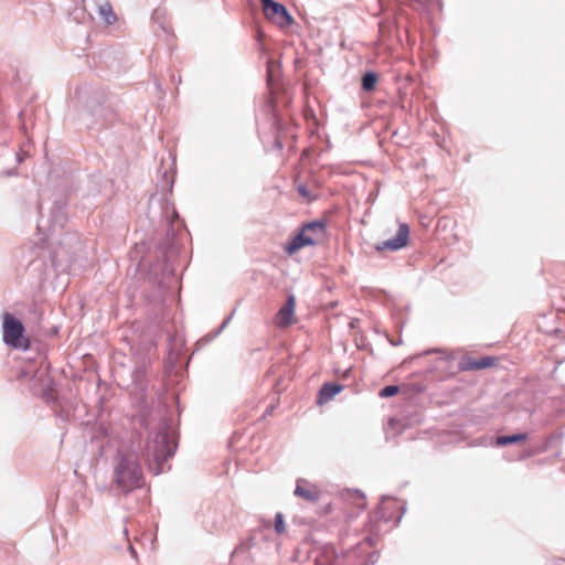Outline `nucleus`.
Returning <instances> with one entry per match:
<instances>
[{
  "mask_svg": "<svg viewBox=\"0 0 565 565\" xmlns=\"http://www.w3.org/2000/svg\"><path fill=\"white\" fill-rule=\"evenodd\" d=\"M342 391V385L326 383L319 391V403L330 401Z\"/></svg>",
  "mask_w": 565,
  "mask_h": 565,
  "instance_id": "9b49d317",
  "label": "nucleus"
},
{
  "mask_svg": "<svg viewBox=\"0 0 565 565\" xmlns=\"http://www.w3.org/2000/svg\"><path fill=\"white\" fill-rule=\"evenodd\" d=\"M398 386L396 385H388V386H385L383 390H381L380 392V396L381 397H391V396H394L398 393Z\"/></svg>",
  "mask_w": 565,
  "mask_h": 565,
  "instance_id": "f3484780",
  "label": "nucleus"
},
{
  "mask_svg": "<svg viewBox=\"0 0 565 565\" xmlns=\"http://www.w3.org/2000/svg\"><path fill=\"white\" fill-rule=\"evenodd\" d=\"M98 15L107 25H111L117 21V17L107 1L98 4Z\"/></svg>",
  "mask_w": 565,
  "mask_h": 565,
  "instance_id": "f8f14e48",
  "label": "nucleus"
},
{
  "mask_svg": "<svg viewBox=\"0 0 565 565\" xmlns=\"http://www.w3.org/2000/svg\"><path fill=\"white\" fill-rule=\"evenodd\" d=\"M377 82V75L374 72H366L362 77V87L364 90H373Z\"/></svg>",
  "mask_w": 565,
  "mask_h": 565,
  "instance_id": "4468645a",
  "label": "nucleus"
},
{
  "mask_svg": "<svg viewBox=\"0 0 565 565\" xmlns=\"http://www.w3.org/2000/svg\"><path fill=\"white\" fill-rule=\"evenodd\" d=\"M2 340L13 349L26 350L30 345L29 339L24 337L23 323L8 312L2 316Z\"/></svg>",
  "mask_w": 565,
  "mask_h": 565,
  "instance_id": "7ed1b4c3",
  "label": "nucleus"
},
{
  "mask_svg": "<svg viewBox=\"0 0 565 565\" xmlns=\"http://www.w3.org/2000/svg\"><path fill=\"white\" fill-rule=\"evenodd\" d=\"M128 550L134 558H137V553L131 544H129Z\"/></svg>",
  "mask_w": 565,
  "mask_h": 565,
  "instance_id": "5701e85b",
  "label": "nucleus"
},
{
  "mask_svg": "<svg viewBox=\"0 0 565 565\" xmlns=\"http://www.w3.org/2000/svg\"><path fill=\"white\" fill-rule=\"evenodd\" d=\"M157 205L162 206V217L170 224L174 222L178 217L175 209L172 203H170L167 199L161 203L158 198L152 195L149 201V213L152 214Z\"/></svg>",
  "mask_w": 565,
  "mask_h": 565,
  "instance_id": "0eeeda50",
  "label": "nucleus"
},
{
  "mask_svg": "<svg viewBox=\"0 0 565 565\" xmlns=\"http://www.w3.org/2000/svg\"><path fill=\"white\" fill-rule=\"evenodd\" d=\"M475 363H476V360H472V359H466V360H462V361L459 363V370H460V371H471V370H476V367H475Z\"/></svg>",
  "mask_w": 565,
  "mask_h": 565,
  "instance_id": "6ab92c4d",
  "label": "nucleus"
},
{
  "mask_svg": "<svg viewBox=\"0 0 565 565\" xmlns=\"http://www.w3.org/2000/svg\"><path fill=\"white\" fill-rule=\"evenodd\" d=\"M114 481L118 489L128 493L143 484L138 455L132 450H119L113 461Z\"/></svg>",
  "mask_w": 565,
  "mask_h": 565,
  "instance_id": "f03ea898",
  "label": "nucleus"
},
{
  "mask_svg": "<svg viewBox=\"0 0 565 565\" xmlns=\"http://www.w3.org/2000/svg\"><path fill=\"white\" fill-rule=\"evenodd\" d=\"M175 444L169 435L167 423L158 422L148 431L143 447L150 471L160 475L163 471L162 465L173 456Z\"/></svg>",
  "mask_w": 565,
  "mask_h": 565,
  "instance_id": "f257e3e1",
  "label": "nucleus"
},
{
  "mask_svg": "<svg viewBox=\"0 0 565 565\" xmlns=\"http://www.w3.org/2000/svg\"><path fill=\"white\" fill-rule=\"evenodd\" d=\"M493 362H494L493 358L484 356V358L476 360L475 367H476V370H483V369L491 366L493 364Z\"/></svg>",
  "mask_w": 565,
  "mask_h": 565,
  "instance_id": "2eb2a0df",
  "label": "nucleus"
},
{
  "mask_svg": "<svg viewBox=\"0 0 565 565\" xmlns=\"http://www.w3.org/2000/svg\"><path fill=\"white\" fill-rule=\"evenodd\" d=\"M263 6L264 14L271 22L285 26L292 23V17L286 9V7L274 0H260Z\"/></svg>",
  "mask_w": 565,
  "mask_h": 565,
  "instance_id": "20e7f679",
  "label": "nucleus"
},
{
  "mask_svg": "<svg viewBox=\"0 0 565 565\" xmlns=\"http://www.w3.org/2000/svg\"><path fill=\"white\" fill-rule=\"evenodd\" d=\"M356 494L361 498H364V494L360 490H355Z\"/></svg>",
  "mask_w": 565,
  "mask_h": 565,
  "instance_id": "393cba45",
  "label": "nucleus"
},
{
  "mask_svg": "<svg viewBox=\"0 0 565 565\" xmlns=\"http://www.w3.org/2000/svg\"><path fill=\"white\" fill-rule=\"evenodd\" d=\"M526 439H527L526 433H519V434H513V435H508V436H500L497 438L495 444L498 446H505V445H510V444H514V443L524 441Z\"/></svg>",
  "mask_w": 565,
  "mask_h": 565,
  "instance_id": "ddd939ff",
  "label": "nucleus"
},
{
  "mask_svg": "<svg viewBox=\"0 0 565 565\" xmlns=\"http://www.w3.org/2000/svg\"><path fill=\"white\" fill-rule=\"evenodd\" d=\"M315 245V239L313 237H309V236H306L305 233H302L301 231L291 239V242H289L286 247H285V252L288 254V255H291L294 254L295 252H297L298 249L305 247V246H313Z\"/></svg>",
  "mask_w": 565,
  "mask_h": 565,
  "instance_id": "1a4fd4ad",
  "label": "nucleus"
},
{
  "mask_svg": "<svg viewBox=\"0 0 565 565\" xmlns=\"http://www.w3.org/2000/svg\"><path fill=\"white\" fill-rule=\"evenodd\" d=\"M295 495L300 497L311 503L318 502L320 499V492L315 486L308 484L305 487L300 481H298L295 489Z\"/></svg>",
  "mask_w": 565,
  "mask_h": 565,
  "instance_id": "9d476101",
  "label": "nucleus"
},
{
  "mask_svg": "<svg viewBox=\"0 0 565 565\" xmlns=\"http://www.w3.org/2000/svg\"><path fill=\"white\" fill-rule=\"evenodd\" d=\"M25 158H26V153L23 150H20L17 153V161L18 162H22Z\"/></svg>",
  "mask_w": 565,
  "mask_h": 565,
  "instance_id": "4be33fe9",
  "label": "nucleus"
},
{
  "mask_svg": "<svg viewBox=\"0 0 565 565\" xmlns=\"http://www.w3.org/2000/svg\"><path fill=\"white\" fill-rule=\"evenodd\" d=\"M232 319V316L227 317L223 323L220 326V328L217 329V331L215 332V335L220 334L225 328L226 326L228 324V322L231 321Z\"/></svg>",
  "mask_w": 565,
  "mask_h": 565,
  "instance_id": "aec40b11",
  "label": "nucleus"
},
{
  "mask_svg": "<svg viewBox=\"0 0 565 565\" xmlns=\"http://www.w3.org/2000/svg\"><path fill=\"white\" fill-rule=\"evenodd\" d=\"M409 237V227L405 223H401L397 230L396 235L393 238L384 241L377 244L376 249H391V250H399L407 245Z\"/></svg>",
  "mask_w": 565,
  "mask_h": 565,
  "instance_id": "39448f33",
  "label": "nucleus"
},
{
  "mask_svg": "<svg viewBox=\"0 0 565 565\" xmlns=\"http://www.w3.org/2000/svg\"><path fill=\"white\" fill-rule=\"evenodd\" d=\"M4 175L7 177H11V175H15L17 174V171L15 170H7L3 172Z\"/></svg>",
  "mask_w": 565,
  "mask_h": 565,
  "instance_id": "b1692460",
  "label": "nucleus"
},
{
  "mask_svg": "<svg viewBox=\"0 0 565 565\" xmlns=\"http://www.w3.org/2000/svg\"><path fill=\"white\" fill-rule=\"evenodd\" d=\"M275 530L278 534H281L285 532V522H284V515L281 512H278L275 515Z\"/></svg>",
  "mask_w": 565,
  "mask_h": 565,
  "instance_id": "dca6fc26",
  "label": "nucleus"
},
{
  "mask_svg": "<svg viewBox=\"0 0 565 565\" xmlns=\"http://www.w3.org/2000/svg\"><path fill=\"white\" fill-rule=\"evenodd\" d=\"M298 192L303 198H308L309 196V191L307 190V188L305 185H299L298 186Z\"/></svg>",
  "mask_w": 565,
  "mask_h": 565,
  "instance_id": "412c9836",
  "label": "nucleus"
},
{
  "mask_svg": "<svg viewBox=\"0 0 565 565\" xmlns=\"http://www.w3.org/2000/svg\"><path fill=\"white\" fill-rule=\"evenodd\" d=\"M295 311V297L289 296L287 302L275 316V324L279 328L289 326L292 321Z\"/></svg>",
  "mask_w": 565,
  "mask_h": 565,
  "instance_id": "423d86ee",
  "label": "nucleus"
},
{
  "mask_svg": "<svg viewBox=\"0 0 565 565\" xmlns=\"http://www.w3.org/2000/svg\"><path fill=\"white\" fill-rule=\"evenodd\" d=\"M301 232L306 234V236H311L315 239V245L319 243L324 237L326 234V224L321 221H313L305 224L301 227Z\"/></svg>",
  "mask_w": 565,
  "mask_h": 565,
  "instance_id": "6e6552de",
  "label": "nucleus"
},
{
  "mask_svg": "<svg viewBox=\"0 0 565 565\" xmlns=\"http://www.w3.org/2000/svg\"><path fill=\"white\" fill-rule=\"evenodd\" d=\"M333 562V556L329 554H321L319 557H317L315 565H332Z\"/></svg>",
  "mask_w": 565,
  "mask_h": 565,
  "instance_id": "a211bd4d",
  "label": "nucleus"
}]
</instances>
